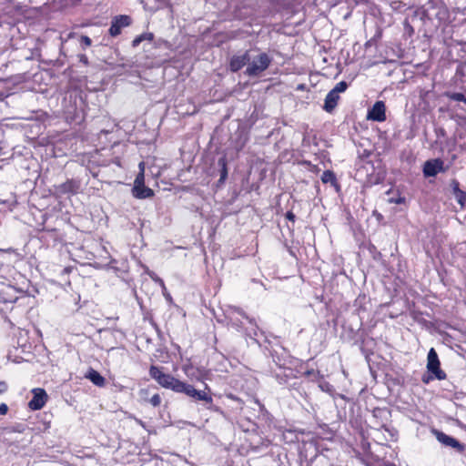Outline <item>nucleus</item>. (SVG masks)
Instances as JSON below:
<instances>
[{"mask_svg": "<svg viewBox=\"0 0 466 466\" xmlns=\"http://www.w3.org/2000/svg\"><path fill=\"white\" fill-rule=\"evenodd\" d=\"M163 368L152 365L149 369V375L154 379L161 387L172 390L177 393H184L187 396L194 399L195 400L205 401L208 410H217L213 405V399L211 395L205 390H198L193 385L183 382L170 374L163 372Z\"/></svg>", "mask_w": 466, "mask_h": 466, "instance_id": "f257e3e1", "label": "nucleus"}, {"mask_svg": "<svg viewBox=\"0 0 466 466\" xmlns=\"http://www.w3.org/2000/svg\"><path fill=\"white\" fill-rule=\"evenodd\" d=\"M272 62V58L267 53H260L249 60L245 74L254 77L259 76L268 68Z\"/></svg>", "mask_w": 466, "mask_h": 466, "instance_id": "f03ea898", "label": "nucleus"}, {"mask_svg": "<svg viewBox=\"0 0 466 466\" xmlns=\"http://www.w3.org/2000/svg\"><path fill=\"white\" fill-rule=\"evenodd\" d=\"M432 433L435 436V438L437 439V441L440 443H441L443 446L450 447V448H451L452 450H454L455 451H457L459 453L464 452V451L466 449L465 444L460 442L455 438H453V437H451L450 435H447L443 431H441L436 430V429L432 430Z\"/></svg>", "mask_w": 466, "mask_h": 466, "instance_id": "7ed1b4c3", "label": "nucleus"}, {"mask_svg": "<svg viewBox=\"0 0 466 466\" xmlns=\"http://www.w3.org/2000/svg\"><path fill=\"white\" fill-rule=\"evenodd\" d=\"M272 376L279 385L285 386L287 388H295L297 385V376L295 375L292 369L279 368L278 370L272 371Z\"/></svg>", "mask_w": 466, "mask_h": 466, "instance_id": "20e7f679", "label": "nucleus"}, {"mask_svg": "<svg viewBox=\"0 0 466 466\" xmlns=\"http://www.w3.org/2000/svg\"><path fill=\"white\" fill-rule=\"evenodd\" d=\"M440 360L436 350L431 348L427 356V370L434 375L437 380H444L446 373L440 368Z\"/></svg>", "mask_w": 466, "mask_h": 466, "instance_id": "39448f33", "label": "nucleus"}, {"mask_svg": "<svg viewBox=\"0 0 466 466\" xmlns=\"http://www.w3.org/2000/svg\"><path fill=\"white\" fill-rule=\"evenodd\" d=\"M131 24V18L128 15H121L115 16L109 27V35L113 37L121 34L122 28L128 26Z\"/></svg>", "mask_w": 466, "mask_h": 466, "instance_id": "423d86ee", "label": "nucleus"}, {"mask_svg": "<svg viewBox=\"0 0 466 466\" xmlns=\"http://www.w3.org/2000/svg\"><path fill=\"white\" fill-rule=\"evenodd\" d=\"M32 393H33V398L28 402V407L32 410H41L45 406V404L47 400V394H46V390L41 388H35V389L32 390Z\"/></svg>", "mask_w": 466, "mask_h": 466, "instance_id": "0eeeda50", "label": "nucleus"}, {"mask_svg": "<svg viewBox=\"0 0 466 466\" xmlns=\"http://www.w3.org/2000/svg\"><path fill=\"white\" fill-rule=\"evenodd\" d=\"M368 119L383 122L386 119V106L383 101H377L368 111Z\"/></svg>", "mask_w": 466, "mask_h": 466, "instance_id": "6e6552de", "label": "nucleus"}, {"mask_svg": "<svg viewBox=\"0 0 466 466\" xmlns=\"http://www.w3.org/2000/svg\"><path fill=\"white\" fill-rule=\"evenodd\" d=\"M80 181L76 179H67L66 182L56 186V192L59 195L76 194L80 188Z\"/></svg>", "mask_w": 466, "mask_h": 466, "instance_id": "1a4fd4ad", "label": "nucleus"}, {"mask_svg": "<svg viewBox=\"0 0 466 466\" xmlns=\"http://www.w3.org/2000/svg\"><path fill=\"white\" fill-rule=\"evenodd\" d=\"M443 168L441 159L428 160L424 163L423 173L425 177H434Z\"/></svg>", "mask_w": 466, "mask_h": 466, "instance_id": "9d476101", "label": "nucleus"}, {"mask_svg": "<svg viewBox=\"0 0 466 466\" xmlns=\"http://www.w3.org/2000/svg\"><path fill=\"white\" fill-rule=\"evenodd\" d=\"M239 317L248 319L250 324H253V319H249L242 309L234 308L229 312L228 319L232 327L236 328L238 330L239 329L242 324Z\"/></svg>", "mask_w": 466, "mask_h": 466, "instance_id": "9b49d317", "label": "nucleus"}, {"mask_svg": "<svg viewBox=\"0 0 466 466\" xmlns=\"http://www.w3.org/2000/svg\"><path fill=\"white\" fill-rule=\"evenodd\" d=\"M250 60V56L248 51H246L243 55L240 56H233L230 59L229 67L232 72H238Z\"/></svg>", "mask_w": 466, "mask_h": 466, "instance_id": "f8f14e48", "label": "nucleus"}, {"mask_svg": "<svg viewBox=\"0 0 466 466\" xmlns=\"http://www.w3.org/2000/svg\"><path fill=\"white\" fill-rule=\"evenodd\" d=\"M339 100V95L335 93V91L330 90L326 96L323 109L329 113L332 112L337 106Z\"/></svg>", "mask_w": 466, "mask_h": 466, "instance_id": "ddd939ff", "label": "nucleus"}, {"mask_svg": "<svg viewBox=\"0 0 466 466\" xmlns=\"http://www.w3.org/2000/svg\"><path fill=\"white\" fill-rule=\"evenodd\" d=\"M132 192L133 196L139 199L148 198L154 196V191L145 185L134 186Z\"/></svg>", "mask_w": 466, "mask_h": 466, "instance_id": "4468645a", "label": "nucleus"}, {"mask_svg": "<svg viewBox=\"0 0 466 466\" xmlns=\"http://www.w3.org/2000/svg\"><path fill=\"white\" fill-rule=\"evenodd\" d=\"M451 186L457 202L463 208L466 202V192L460 189V183L455 179L451 181Z\"/></svg>", "mask_w": 466, "mask_h": 466, "instance_id": "2eb2a0df", "label": "nucleus"}, {"mask_svg": "<svg viewBox=\"0 0 466 466\" xmlns=\"http://www.w3.org/2000/svg\"><path fill=\"white\" fill-rule=\"evenodd\" d=\"M86 378L88 379L93 384L98 387H103L106 383L105 378L94 369H89L86 374Z\"/></svg>", "mask_w": 466, "mask_h": 466, "instance_id": "dca6fc26", "label": "nucleus"}, {"mask_svg": "<svg viewBox=\"0 0 466 466\" xmlns=\"http://www.w3.org/2000/svg\"><path fill=\"white\" fill-rule=\"evenodd\" d=\"M218 165L220 167V177L218 179L219 183H224L228 177V167H227V159L225 157H220L218 161Z\"/></svg>", "mask_w": 466, "mask_h": 466, "instance_id": "f3484780", "label": "nucleus"}, {"mask_svg": "<svg viewBox=\"0 0 466 466\" xmlns=\"http://www.w3.org/2000/svg\"><path fill=\"white\" fill-rule=\"evenodd\" d=\"M321 181L324 184L331 183L332 185H337V178L333 171L325 170L321 175Z\"/></svg>", "mask_w": 466, "mask_h": 466, "instance_id": "a211bd4d", "label": "nucleus"}, {"mask_svg": "<svg viewBox=\"0 0 466 466\" xmlns=\"http://www.w3.org/2000/svg\"><path fill=\"white\" fill-rule=\"evenodd\" d=\"M154 38V35L152 33H145L140 35H137L133 41H132V46L137 47L139 46V44L145 40L152 41Z\"/></svg>", "mask_w": 466, "mask_h": 466, "instance_id": "6ab92c4d", "label": "nucleus"}, {"mask_svg": "<svg viewBox=\"0 0 466 466\" xmlns=\"http://www.w3.org/2000/svg\"><path fill=\"white\" fill-rule=\"evenodd\" d=\"M444 96L451 100L463 102L466 105V96L462 93L445 92Z\"/></svg>", "mask_w": 466, "mask_h": 466, "instance_id": "aec40b11", "label": "nucleus"}, {"mask_svg": "<svg viewBox=\"0 0 466 466\" xmlns=\"http://www.w3.org/2000/svg\"><path fill=\"white\" fill-rule=\"evenodd\" d=\"M143 165H144V163H143V162H141V163L139 164V167H140V168H141V171H140V173L137 176V177H136V179H135V182H134V186H142V185H145V184H144V179H145V177H144V168H143Z\"/></svg>", "mask_w": 466, "mask_h": 466, "instance_id": "412c9836", "label": "nucleus"}, {"mask_svg": "<svg viewBox=\"0 0 466 466\" xmlns=\"http://www.w3.org/2000/svg\"><path fill=\"white\" fill-rule=\"evenodd\" d=\"M304 375L307 376V377L311 378L312 381L319 380V379L322 378V376L320 375L319 371L314 370H309L305 371Z\"/></svg>", "mask_w": 466, "mask_h": 466, "instance_id": "4be33fe9", "label": "nucleus"}, {"mask_svg": "<svg viewBox=\"0 0 466 466\" xmlns=\"http://www.w3.org/2000/svg\"><path fill=\"white\" fill-rule=\"evenodd\" d=\"M347 88H348V83L345 81H340V82L337 83L336 86L331 90L335 91V93L339 95V93L346 91Z\"/></svg>", "mask_w": 466, "mask_h": 466, "instance_id": "5701e85b", "label": "nucleus"}, {"mask_svg": "<svg viewBox=\"0 0 466 466\" xmlns=\"http://www.w3.org/2000/svg\"><path fill=\"white\" fill-rule=\"evenodd\" d=\"M79 42H80V46H81L82 49H84V50L92 45V40L87 35H81Z\"/></svg>", "mask_w": 466, "mask_h": 466, "instance_id": "b1692460", "label": "nucleus"}, {"mask_svg": "<svg viewBox=\"0 0 466 466\" xmlns=\"http://www.w3.org/2000/svg\"><path fill=\"white\" fill-rule=\"evenodd\" d=\"M319 387L324 392L331 393L332 390H333V386L331 384H329V382H327V381H321L319 384Z\"/></svg>", "mask_w": 466, "mask_h": 466, "instance_id": "393cba45", "label": "nucleus"}, {"mask_svg": "<svg viewBox=\"0 0 466 466\" xmlns=\"http://www.w3.org/2000/svg\"><path fill=\"white\" fill-rule=\"evenodd\" d=\"M149 403L151 405H153L154 407H157L160 405L161 403V398L159 396V394H154L150 399H149Z\"/></svg>", "mask_w": 466, "mask_h": 466, "instance_id": "a878e982", "label": "nucleus"}, {"mask_svg": "<svg viewBox=\"0 0 466 466\" xmlns=\"http://www.w3.org/2000/svg\"><path fill=\"white\" fill-rule=\"evenodd\" d=\"M77 57H78V61H79L80 63H82L83 65H85V66H88V65H89L88 58H87V56H86V55H84V54H79V55L77 56Z\"/></svg>", "mask_w": 466, "mask_h": 466, "instance_id": "bb28decb", "label": "nucleus"}, {"mask_svg": "<svg viewBox=\"0 0 466 466\" xmlns=\"http://www.w3.org/2000/svg\"><path fill=\"white\" fill-rule=\"evenodd\" d=\"M42 231L51 233V234H52V237L54 238V239H55V240H56V239L57 238V237H58L57 231H56V229H55V228H42Z\"/></svg>", "mask_w": 466, "mask_h": 466, "instance_id": "cd10ccee", "label": "nucleus"}, {"mask_svg": "<svg viewBox=\"0 0 466 466\" xmlns=\"http://www.w3.org/2000/svg\"><path fill=\"white\" fill-rule=\"evenodd\" d=\"M8 389V385L5 381H0V394L5 393Z\"/></svg>", "mask_w": 466, "mask_h": 466, "instance_id": "c85d7f7f", "label": "nucleus"}, {"mask_svg": "<svg viewBox=\"0 0 466 466\" xmlns=\"http://www.w3.org/2000/svg\"><path fill=\"white\" fill-rule=\"evenodd\" d=\"M8 411V407L5 403L0 404V415H5Z\"/></svg>", "mask_w": 466, "mask_h": 466, "instance_id": "c756f323", "label": "nucleus"}, {"mask_svg": "<svg viewBox=\"0 0 466 466\" xmlns=\"http://www.w3.org/2000/svg\"><path fill=\"white\" fill-rule=\"evenodd\" d=\"M286 218H287V219H289V220H290V221H292V222H294V221H295V219H296V216H295V214H294L293 212H291V211H288V212L286 213Z\"/></svg>", "mask_w": 466, "mask_h": 466, "instance_id": "7c9ffc66", "label": "nucleus"}, {"mask_svg": "<svg viewBox=\"0 0 466 466\" xmlns=\"http://www.w3.org/2000/svg\"><path fill=\"white\" fill-rule=\"evenodd\" d=\"M251 325H252V329L250 331L251 333H249V336H252V334H253L256 337V336H258V328L254 321H253V324H251Z\"/></svg>", "mask_w": 466, "mask_h": 466, "instance_id": "2f4dec72", "label": "nucleus"}, {"mask_svg": "<svg viewBox=\"0 0 466 466\" xmlns=\"http://www.w3.org/2000/svg\"><path fill=\"white\" fill-rule=\"evenodd\" d=\"M16 300H17V297H14V298L10 297L8 299L7 298H3L4 303H14Z\"/></svg>", "mask_w": 466, "mask_h": 466, "instance_id": "473e14b6", "label": "nucleus"}, {"mask_svg": "<svg viewBox=\"0 0 466 466\" xmlns=\"http://www.w3.org/2000/svg\"><path fill=\"white\" fill-rule=\"evenodd\" d=\"M431 380H432V377H427L425 375L422 377V381L426 384H428Z\"/></svg>", "mask_w": 466, "mask_h": 466, "instance_id": "72a5a7b5", "label": "nucleus"}, {"mask_svg": "<svg viewBox=\"0 0 466 466\" xmlns=\"http://www.w3.org/2000/svg\"><path fill=\"white\" fill-rule=\"evenodd\" d=\"M13 431H16V432H22V431H23V430H21L19 426H17V427L14 428V430H13Z\"/></svg>", "mask_w": 466, "mask_h": 466, "instance_id": "f704fd0d", "label": "nucleus"}, {"mask_svg": "<svg viewBox=\"0 0 466 466\" xmlns=\"http://www.w3.org/2000/svg\"><path fill=\"white\" fill-rule=\"evenodd\" d=\"M403 201V198H399L398 200H396V203L400 204V203H402Z\"/></svg>", "mask_w": 466, "mask_h": 466, "instance_id": "c9c22d12", "label": "nucleus"}, {"mask_svg": "<svg viewBox=\"0 0 466 466\" xmlns=\"http://www.w3.org/2000/svg\"><path fill=\"white\" fill-rule=\"evenodd\" d=\"M64 271H65V272H68V271H69V269H68L67 268H64Z\"/></svg>", "mask_w": 466, "mask_h": 466, "instance_id": "e433bc0d", "label": "nucleus"}]
</instances>
